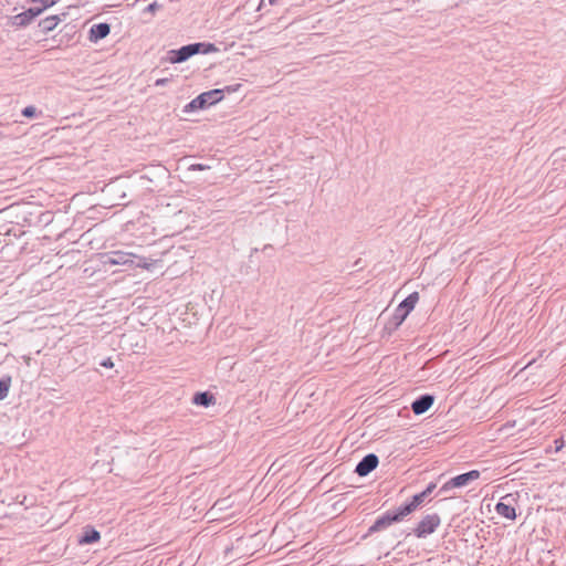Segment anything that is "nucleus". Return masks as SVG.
<instances>
[{
  "label": "nucleus",
  "mask_w": 566,
  "mask_h": 566,
  "mask_svg": "<svg viewBox=\"0 0 566 566\" xmlns=\"http://www.w3.org/2000/svg\"><path fill=\"white\" fill-rule=\"evenodd\" d=\"M216 51H217V48L214 46V44L198 42V43H191L188 45H184L178 50H170L168 52V54H169V61L171 63H181L198 53L208 54V53L216 52Z\"/></svg>",
  "instance_id": "f257e3e1"
},
{
  "label": "nucleus",
  "mask_w": 566,
  "mask_h": 566,
  "mask_svg": "<svg viewBox=\"0 0 566 566\" xmlns=\"http://www.w3.org/2000/svg\"><path fill=\"white\" fill-rule=\"evenodd\" d=\"M135 255L129 252L124 251H112L103 255V264L104 265H135L137 268L149 270L154 262H147L145 259H140V261L135 264L134 259Z\"/></svg>",
  "instance_id": "f03ea898"
},
{
  "label": "nucleus",
  "mask_w": 566,
  "mask_h": 566,
  "mask_svg": "<svg viewBox=\"0 0 566 566\" xmlns=\"http://www.w3.org/2000/svg\"><path fill=\"white\" fill-rule=\"evenodd\" d=\"M223 96L224 91L221 88H214L208 92H203L184 107V113L205 109L220 102L223 98Z\"/></svg>",
  "instance_id": "7ed1b4c3"
},
{
  "label": "nucleus",
  "mask_w": 566,
  "mask_h": 566,
  "mask_svg": "<svg viewBox=\"0 0 566 566\" xmlns=\"http://www.w3.org/2000/svg\"><path fill=\"white\" fill-rule=\"evenodd\" d=\"M406 516L407 514L401 506L396 511H388L375 521V523L369 527V533L382 531L394 523L402 521Z\"/></svg>",
  "instance_id": "20e7f679"
},
{
  "label": "nucleus",
  "mask_w": 566,
  "mask_h": 566,
  "mask_svg": "<svg viewBox=\"0 0 566 566\" xmlns=\"http://www.w3.org/2000/svg\"><path fill=\"white\" fill-rule=\"evenodd\" d=\"M419 301L418 292H413L409 294L396 308L392 321L395 327H398L402 324V322L407 318L409 313L415 308L416 304Z\"/></svg>",
  "instance_id": "39448f33"
},
{
  "label": "nucleus",
  "mask_w": 566,
  "mask_h": 566,
  "mask_svg": "<svg viewBox=\"0 0 566 566\" xmlns=\"http://www.w3.org/2000/svg\"><path fill=\"white\" fill-rule=\"evenodd\" d=\"M441 518L439 514L432 513L427 514L422 517V520L417 524V526L413 528V534L418 538H424L428 535L436 532V530L440 526Z\"/></svg>",
  "instance_id": "423d86ee"
},
{
  "label": "nucleus",
  "mask_w": 566,
  "mask_h": 566,
  "mask_svg": "<svg viewBox=\"0 0 566 566\" xmlns=\"http://www.w3.org/2000/svg\"><path fill=\"white\" fill-rule=\"evenodd\" d=\"M480 478V471L472 470L463 474H459L449 481H447L439 490V494H447L449 491L455 488L467 486L470 482Z\"/></svg>",
  "instance_id": "0eeeda50"
},
{
  "label": "nucleus",
  "mask_w": 566,
  "mask_h": 566,
  "mask_svg": "<svg viewBox=\"0 0 566 566\" xmlns=\"http://www.w3.org/2000/svg\"><path fill=\"white\" fill-rule=\"evenodd\" d=\"M379 463L378 457L374 453L365 455L356 465L355 472L359 476H366L374 471Z\"/></svg>",
  "instance_id": "6e6552de"
},
{
  "label": "nucleus",
  "mask_w": 566,
  "mask_h": 566,
  "mask_svg": "<svg viewBox=\"0 0 566 566\" xmlns=\"http://www.w3.org/2000/svg\"><path fill=\"white\" fill-rule=\"evenodd\" d=\"M433 402L434 397L432 395H422L411 403V410L413 411L415 415H422L430 409Z\"/></svg>",
  "instance_id": "1a4fd4ad"
},
{
  "label": "nucleus",
  "mask_w": 566,
  "mask_h": 566,
  "mask_svg": "<svg viewBox=\"0 0 566 566\" xmlns=\"http://www.w3.org/2000/svg\"><path fill=\"white\" fill-rule=\"evenodd\" d=\"M35 17V9L29 8L27 11L9 18V22L14 27H25Z\"/></svg>",
  "instance_id": "9d476101"
},
{
  "label": "nucleus",
  "mask_w": 566,
  "mask_h": 566,
  "mask_svg": "<svg viewBox=\"0 0 566 566\" xmlns=\"http://www.w3.org/2000/svg\"><path fill=\"white\" fill-rule=\"evenodd\" d=\"M111 32V25L108 23H97L93 24L90 30V40L93 42H97L104 38H106Z\"/></svg>",
  "instance_id": "9b49d317"
},
{
  "label": "nucleus",
  "mask_w": 566,
  "mask_h": 566,
  "mask_svg": "<svg viewBox=\"0 0 566 566\" xmlns=\"http://www.w3.org/2000/svg\"><path fill=\"white\" fill-rule=\"evenodd\" d=\"M428 497H429V495L423 490L422 492L413 495L411 501L409 503L402 505L401 507L408 516L415 510H417L419 506H421L428 500Z\"/></svg>",
  "instance_id": "f8f14e48"
},
{
  "label": "nucleus",
  "mask_w": 566,
  "mask_h": 566,
  "mask_svg": "<svg viewBox=\"0 0 566 566\" xmlns=\"http://www.w3.org/2000/svg\"><path fill=\"white\" fill-rule=\"evenodd\" d=\"M506 499H507V496L503 497L502 501H500L495 505V512L505 518L515 520L516 518L515 509L511 504L504 502V500H506Z\"/></svg>",
  "instance_id": "ddd939ff"
},
{
  "label": "nucleus",
  "mask_w": 566,
  "mask_h": 566,
  "mask_svg": "<svg viewBox=\"0 0 566 566\" xmlns=\"http://www.w3.org/2000/svg\"><path fill=\"white\" fill-rule=\"evenodd\" d=\"M101 538L99 532L92 527H85L83 530V534L78 538V543L84 544H92L97 542Z\"/></svg>",
  "instance_id": "4468645a"
},
{
  "label": "nucleus",
  "mask_w": 566,
  "mask_h": 566,
  "mask_svg": "<svg viewBox=\"0 0 566 566\" xmlns=\"http://www.w3.org/2000/svg\"><path fill=\"white\" fill-rule=\"evenodd\" d=\"M60 19L57 15H51L45 19H42L38 22L39 32L46 33L49 31H52L59 23Z\"/></svg>",
  "instance_id": "2eb2a0df"
},
{
  "label": "nucleus",
  "mask_w": 566,
  "mask_h": 566,
  "mask_svg": "<svg viewBox=\"0 0 566 566\" xmlns=\"http://www.w3.org/2000/svg\"><path fill=\"white\" fill-rule=\"evenodd\" d=\"M192 402L197 406L209 407L214 403V397L208 391L197 392Z\"/></svg>",
  "instance_id": "dca6fc26"
},
{
  "label": "nucleus",
  "mask_w": 566,
  "mask_h": 566,
  "mask_svg": "<svg viewBox=\"0 0 566 566\" xmlns=\"http://www.w3.org/2000/svg\"><path fill=\"white\" fill-rule=\"evenodd\" d=\"M10 386H11L10 377L0 379V400H3L4 398H7Z\"/></svg>",
  "instance_id": "f3484780"
},
{
  "label": "nucleus",
  "mask_w": 566,
  "mask_h": 566,
  "mask_svg": "<svg viewBox=\"0 0 566 566\" xmlns=\"http://www.w3.org/2000/svg\"><path fill=\"white\" fill-rule=\"evenodd\" d=\"M62 524H63V522H61V521L51 522L50 518H46L44 523H41V526H48V531H52V530L59 528Z\"/></svg>",
  "instance_id": "a211bd4d"
},
{
  "label": "nucleus",
  "mask_w": 566,
  "mask_h": 566,
  "mask_svg": "<svg viewBox=\"0 0 566 566\" xmlns=\"http://www.w3.org/2000/svg\"><path fill=\"white\" fill-rule=\"evenodd\" d=\"M38 2L42 3L43 8H38V15L42 12L43 9L55 3V0H38Z\"/></svg>",
  "instance_id": "6ab92c4d"
},
{
  "label": "nucleus",
  "mask_w": 566,
  "mask_h": 566,
  "mask_svg": "<svg viewBox=\"0 0 566 566\" xmlns=\"http://www.w3.org/2000/svg\"><path fill=\"white\" fill-rule=\"evenodd\" d=\"M22 114L27 117H32L35 115V107L34 106H28L22 111Z\"/></svg>",
  "instance_id": "aec40b11"
},
{
  "label": "nucleus",
  "mask_w": 566,
  "mask_h": 566,
  "mask_svg": "<svg viewBox=\"0 0 566 566\" xmlns=\"http://www.w3.org/2000/svg\"><path fill=\"white\" fill-rule=\"evenodd\" d=\"M51 221V213L44 212L38 217V222L49 223Z\"/></svg>",
  "instance_id": "412c9836"
},
{
  "label": "nucleus",
  "mask_w": 566,
  "mask_h": 566,
  "mask_svg": "<svg viewBox=\"0 0 566 566\" xmlns=\"http://www.w3.org/2000/svg\"><path fill=\"white\" fill-rule=\"evenodd\" d=\"M190 170H205L209 169V166L202 165V164H193L189 168Z\"/></svg>",
  "instance_id": "4be33fe9"
},
{
  "label": "nucleus",
  "mask_w": 566,
  "mask_h": 566,
  "mask_svg": "<svg viewBox=\"0 0 566 566\" xmlns=\"http://www.w3.org/2000/svg\"><path fill=\"white\" fill-rule=\"evenodd\" d=\"M240 87V84L226 86V88H222L224 92L231 93L238 91Z\"/></svg>",
  "instance_id": "5701e85b"
},
{
  "label": "nucleus",
  "mask_w": 566,
  "mask_h": 566,
  "mask_svg": "<svg viewBox=\"0 0 566 566\" xmlns=\"http://www.w3.org/2000/svg\"><path fill=\"white\" fill-rule=\"evenodd\" d=\"M436 488H437V484L434 482H431L428 484V486L426 488L424 491L428 495H430Z\"/></svg>",
  "instance_id": "b1692460"
},
{
  "label": "nucleus",
  "mask_w": 566,
  "mask_h": 566,
  "mask_svg": "<svg viewBox=\"0 0 566 566\" xmlns=\"http://www.w3.org/2000/svg\"><path fill=\"white\" fill-rule=\"evenodd\" d=\"M46 41H48L46 39H43V40L38 39V46H40V48H42L43 50L48 51V50H49V48H48V45H46Z\"/></svg>",
  "instance_id": "393cba45"
},
{
  "label": "nucleus",
  "mask_w": 566,
  "mask_h": 566,
  "mask_svg": "<svg viewBox=\"0 0 566 566\" xmlns=\"http://www.w3.org/2000/svg\"><path fill=\"white\" fill-rule=\"evenodd\" d=\"M101 365H102L103 367H106V368H112V367L114 366V364H113V361H112V359H111V358H107V359L103 360V361L101 363Z\"/></svg>",
  "instance_id": "a878e982"
},
{
  "label": "nucleus",
  "mask_w": 566,
  "mask_h": 566,
  "mask_svg": "<svg viewBox=\"0 0 566 566\" xmlns=\"http://www.w3.org/2000/svg\"><path fill=\"white\" fill-rule=\"evenodd\" d=\"M168 78H158L156 82H155V85L156 86H164L168 83Z\"/></svg>",
  "instance_id": "bb28decb"
},
{
  "label": "nucleus",
  "mask_w": 566,
  "mask_h": 566,
  "mask_svg": "<svg viewBox=\"0 0 566 566\" xmlns=\"http://www.w3.org/2000/svg\"><path fill=\"white\" fill-rule=\"evenodd\" d=\"M157 2H153L146 8V11L154 12L157 9Z\"/></svg>",
  "instance_id": "cd10ccee"
},
{
  "label": "nucleus",
  "mask_w": 566,
  "mask_h": 566,
  "mask_svg": "<svg viewBox=\"0 0 566 566\" xmlns=\"http://www.w3.org/2000/svg\"><path fill=\"white\" fill-rule=\"evenodd\" d=\"M555 443L557 444V446H556V450H557V451H558V450H560V449L563 448V444H564V443H563V441H558V440H556V441H555Z\"/></svg>",
  "instance_id": "c85d7f7f"
},
{
  "label": "nucleus",
  "mask_w": 566,
  "mask_h": 566,
  "mask_svg": "<svg viewBox=\"0 0 566 566\" xmlns=\"http://www.w3.org/2000/svg\"><path fill=\"white\" fill-rule=\"evenodd\" d=\"M39 514L41 515V518H45L48 516L49 512L46 511V509H44V511Z\"/></svg>",
  "instance_id": "c756f323"
},
{
  "label": "nucleus",
  "mask_w": 566,
  "mask_h": 566,
  "mask_svg": "<svg viewBox=\"0 0 566 566\" xmlns=\"http://www.w3.org/2000/svg\"><path fill=\"white\" fill-rule=\"evenodd\" d=\"M271 6L276 4L277 0H268Z\"/></svg>",
  "instance_id": "7c9ffc66"
}]
</instances>
